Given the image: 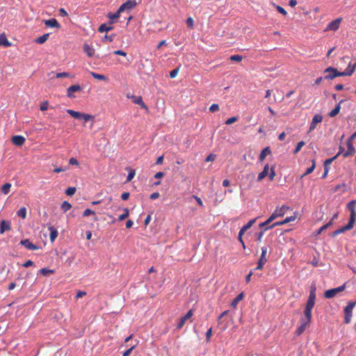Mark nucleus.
I'll return each mask as SVG.
<instances>
[{"mask_svg": "<svg viewBox=\"0 0 356 356\" xmlns=\"http://www.w3.org/2000/svg\"><path fill=\"white\" fill-rule=\"evenodd\" d=\"M316 302V287L312 286L304 311V317L300 319V325L298 327L296 333L300 335L309 325L312 321V310Z\"/></svg>", "mask_w": 356, "mask_h": 356, "instance_id": "obj_1", "label": "nucleus"}, {"mask_svg": "<svg viewBox=\"0 0 356 356\" xmlns=\"http://www.w3.org/2000/svg\"><path fill=\"white\" fill-rule=\"evenodd\" d=\"M324 73L326 74L324 76L325 79L332 80L338 76H351L353 74V70L349 71L338 72V70L332 67H327Z\"/></svg>", "mask_w": 356, "mask_h": 356, "instance_id": "obj_2", "label": "nucleus"}, {"mask_svg": "<svg viewBox=\"0 0 356 356\" xmlns=\"http://www.w3.org/2000/svg\"><path fill=\"white\" fill-rule=\"evenodd\" d=\"M67 113L68 114H70L72 117H73L74 118L83 119L85 122H86L89 120L94 121L95 117H94V115H92L90 114L80 113V112H78V111H74L72 109H67Z\"/></svg>", "mask_w": 356, "mask_h": 356, "instance_id": "obj_3", "label": "nucleus"}, {"mask_svg": "<svg viewBox=\"0 0 356 356\" xmlns=\"http://www.w3.org/2000/svg\"><path fill=\"white\" fill-rule=\"evenodd\" d=\"M356 302H350L344 308V323L349 324L351 321L353 310Z\"/></svg>", "mask_w": 356, "mask_h": 356, "instance_id": "obj_4", "label": "nucleus"}, {"mask_svg": "<svg viewBox=\"0 0 356 356\" xmlns=\"http://www.w3.org/2000/svg\"><path fill=\"white\" fill-rule=\"evenodd\" d=\"M345 289H346V283H344L343 285H341L339 287L328 289L325 292V294H324L325 298H329V299L332 298L334 296H336V295L338 293L343 291L345 290Z\"/></svg>", "mask_w": 356, "mask_h": 356, "instance_id": "obj_5", "label": "nucleus"}, {"mask_svg": "<svg viewBox=\"0 0 356 356\" xmlns=\"http://www.w3.org/2000/svg\"><path fill=\"white\" fill-rule=\"evenodd\" d=\"M289 209V207L285 205H282L281 207H277L271 216L274 219L282 217L286 213Z\"/></svg>", "mask_w": 356, "mask_h": 356, "instance_id": "obj_6", "label": "nucleus"}, {"mask_svg": "<svg viewBox=\"0 0 356 356\" xmlns=\"http://www.w3.org/2000/svg\"><path fill=\"white\" fill-rule=\"evenodd\" d=\"M355 206H356V200H352L349 202L347 204V208L350 211V220H352L353 222H355V216H356V211H355Z\"/></svg>", "mask_w": 356, "mask_h": 356, "instance_id": "obj_7", "label": "nucleus"}, {"mask_svg": "<svg viewBox=\"0 0 356 356\" xmlns=\"http://www.w3.org/2000/svg\"><path fill=\"white\" fill-rule=\"evenodd\" d=\"M137 5L136 1L135 0H129L125 3H122L119 9L120 12H123L126 10H131L136 7Z\"/></svg>", "mask_w": 356, "mask_h": 356, "instance_id": "obj_8", "label": "nucleus"}, {"mask_svg": "<svg viewBox=\"0 0 356 356\" xmlns=\"http://www.w3.org/2000/svg\"><path fill=\"white\" fill-rule=\"evenodd\" d=\"M341 21H342V18L339 17V18H337V19L330 22L327 26V29L332 30V31L338 30Z\"/></svg>", "mask_w": 356, "mask_h": 356, "instance_id": "obj_9", "label": "nucleus"}, {"mask_svg": "<svg viewBox=\"0 0 356 356\" xmlns=\"http://www.w3.org/2000/svg\"><path fill=\"white\" fill-rule=\"evenodd\" d=\"M19 244L24 245L27 250H37L39 249V247L31 242L29 239L22 240Z\"/></svg>", "mask_w": 356, "mask_h": 356, "instance_id": "obj_10", "label": "nucleus"}, {"mask_svg": "<svg viewBox=\"0 0 356 356\" xmlns=\"http://www.w3.org/2000/svg\"><path fill=\"white\" fill-rule=\"evenodd\" d=\"M323 120V117L322 115H319V114H316L315 115L313 118H312V121L310 124V127H309V131H312V130H314L316 127V124L318 123H320Z\"/></svg>", "mask_w": 356, "mask_h": 356, "instance_id": "obj_11", "label": "nucleus"}, {"mask_svg": "<svg viewBox=\"0 0 356 356\" xmlns=\"http://www.w3.org/2000/svg\"><path fill=\"white\" fill-rule=\"evenodd\" d=\"M337 157V155L334 156L332 158L326 159L324 162V173L322 176L323 179H325L329 172L330 165L332 163V161Z\"/></svg>", "mask_w": 356, "mask_h": 356, "instance_id": "obj_12", "label": "nucleus"}, {"mask_svg": "<svg viewBox=\"0 0 356 356\" xmlns=\"http://www.w3.org/2000/svg\"><path fill=\"white\" fill-rule=\"evenodd\" d=\"M25 138L22 136H19V135H16V136H14L12 137L11 138V141L12 143L17 145V146H22L24 145V143H25Z\"/></svg>", "mask_w": 356, "mask_h": 356, "instance_id": "obj_13", "label": "nucleus"}, {"mask_svg": "<svg viewBox=\"0 0 356 356\" xmlns=\"http://www.w3.org/2000/svg\"><path fill=\"white\" fill-rule=\"evenodd\" d=\"M81 90V88L79 85H72L67 88V95L70 98H73L74 97L73 93L76 92H79Z\"/></svg>", "mask_w": 356, "mask_h": 356, "instance_id": "obj_14", "label": "nucleus"}, {"mask_svg": "<svg viewBox=\"0 0 356 356\" xmlns=\"http://www.w3.org/2000/svg\"><path fill=\"white\" fill-rule=\"evenodd\" d=\"M229 311L228 310H226L225 312H223L218 317V325L220 327V329L224 331L227 329V323H225L224 324V321L222 320V318L226 316L227 314H228Z\"/></svg>", "mask_w": 356, "mask_h": 356, "instance_id": "obj_15", "label": "nucleus"}, {"mask_svg": "<svg viewBox=\"0 0 356 356\" xmlns=\"http://www.w3.org/2000/svg\"><path fill=\"white\" fill-rule=\"evenodd\" d=\"M11 229V223L10 221L3 220L0 222V233L2 234L6 231Z\"/></svg>", "mask_w": 356, "mask_h": 356, "instance_id": "obj_16", "label": "nucleus"}, {"mask_svg": "<svg viewBox=\"0 0 356 356\" xmlns=\"http://www.w3.org/2000/svg\"><path fill=\"white\" fill-rule=\"evenodd\" d=\"M44 23L48 27L56 28V29L60 28V24L58 22V21L55 18L45 19V20H44Z\"/></svg>", "mask_w": 356, "mask_h": 356, "instance_id": "obj_17", "label": "nucleus"}, {"mask_svg": "<svg viewBox=\"0 0 356 356\" xmlns=\"http://www.w3.org/2000/svg\"><path fill=\"white\" fill-rule=\"evenodd\" d=\"M355 149L350 140L347 141V151L343 154L344 157L352 156L355 154Z\"/></svg>", "mask_w": 356, "mask_h": 356, "instance_id": "obj_18", "label": "nucleus"}, {"mask_svg": "<svg viewBox=\"0 0 356 356\" xmlns=\"http://www.w3.org/2000/svg\"><path fill=\"white\" fill-rule=\"evenodd\" d=\"M131 98L134 104L140 105L143 108L148 109L141 96H132Z\"/></svg>", "mask_w": 356, "mask_h": 356, "instance_id": "obj_19", "label": "nucleus"}, {"mask_svg": "<svg viewBox=\"0 0 356 356\" xmlns=\"http://www.w3.org/2000/svg\"><path fill=\"white\" fill-rule=\"evenodd\" d=\"M48 229L50 231V234H49L50 241L51 243H53V242H54V241L56 240V238H57V236L58 235V231L51 225L49 226Z\"/></svg>", "mask_w": 356, "mask_h": 356, "instance_id": "obj_20", "label": "nucleus"}, {"mask_svg": "<svg viewBox=\"0 0 356 356\" xmlns=\"http://www.w3.org/2000/svg\"><path fill=\"white\" fill-rule=\"evenodd\" d=\"M269 165L266 164L263 170L258 175L257 181H261L264 177L268 175Z\"/></svg>", "mask_w": 356, "mask_h": 356, "instance_id": "obj_21", "label": "nucleus"}, {"mask_svg": "<svg viewBox=\"0 0 356 356\" xmlns=\"http://www.w3.org/2000/svg\"><path fill=\"white\" fill-rule=\"evenodd\" d=\"M343 102V99H341L334 107V109H332L330 113H329V116L331 117V118H334L337 115H338L340 112V109H341V103Z\"/></svg>", "mask_w": 356, "mask_h": 356, "instance_id": "obj_22", "label": "nucleus"}, {"mask_svg": "<svg viewBox=\"0 0 356 356\" xmlns=\"http://www.w3.org/2000/svg\"><path fill=\"white\" fill-rule=\"evenodd\" d=\"M83 51L87 54V56L90 58L92 57L95 54V49L90 47L88 44H84L83 45Z\"/></svg>", "mask_w": 356, "mask_h": 356, "instance_id": "obj_23", "label": "nucleus"}, {"mask_svg": "<svg viewBox=\"0 0 356 356\" xmlns=\"http://www.w3.org/2000/svg\"><path fill=\"white\" fill-rule=\"evenodd\" d=\"M121 13L122 12H120V9L119 8L117 10V12L115 13H109L108 14L107 17L111 20L110 24H113L115 20H117L120 17V15Z\"/></svg>", "mask_w": 356, "mask_h": 356, "instance_id": "obj_24", "label": "nucleus"}, {"mask_svg": "<svg viewBox=\"0 0 356 356\" xmlns=\"http://www.w3.org/2000/svg\"><path fill=\"white\" fill-rule=\"evenodd\" d=\"M0 46L8 47L11 46V43L8 41L6 36L4 34L0 35Z\"/></svg>", "mask_w": 356, "mask_h": 356, "instance_id": "obj_25", "label": "nucleus"}, {"mask_svg": "<svg viewBox=\"0 0 356 356\" xmlns=\"http://www.w3.org/2000/svg\"><path fill=\"white\" fill-rule=\"evenodd\" d=\"M270 152L271 151L269 147H266V148H264L259 154V161H263L265 159L266 156L270 154Z\"/></svg>", "mask_w": 356, "mask_h": 356, "instance_id": "obj_26", "label": "nucleus"}, {"mask_svg": "<svg viewBox=\"0 0 356 356\" xmlns=\"http://www.w3.org/2000/svg\"><path fill=\"white\" fill-rule=\"evenodd\" d=\"M354 223H355L354 222L349 220V221L346 225L341 227V228L339 229L340 233L342 234V233L345 232L346 231L351 229L353 227Z\"/></svg>", "mask_w": 356, "mask_h": 356, "instance_id": "obj_27", "label": "nucleus"}, {"mask_svg": "<svg viewBox=\"0 0 356 356\" xmlns=\"http://www.w3.org/2000/svg\"><path fill=\"white\" fill-rule=\"evenodd\" d=\"M267 247L263 246L261 248V254L260 256V258L259 261L266 263L268 261V259L266 258V254H267Z\"/></svg>", "mask_w": 356, "mask_h": 356, "instance_id": "obj_28", "label": "nucleus"}, {"mask_svg": "<svg viewBox=\"0 0 356 356\" xmlns=\"http://www.w3.org/2000/svg\"><path fill=\"white\" fill-rule=\"evenodd\" d=\"M244 297L243 293H239L231 302V305L233 307H236L238 302L243 300Z\"/></svg>", "mask_w": 356, "mask_h": 356, "instance_id": "obj_29", "label": "nucleus"}, {"mask_svg": "<svg viewBox=\"0 0 356 356\" xmlns=\"http://www.w3.org/2000/svg\"><path fill=\"white\" fill-rule=\"evenodd\" d=\"M113 26H108L106 24H101L98 28V31L100 33L107 32L113 29Z\"/></svg>", "mask_w": 356, "mask_h": 356, "instance_id": "obj_30", "label": "nucleus"}, {"mask_svg": "<svg viewBox=\"0 0 356 356\" xmlns=\"http://www.w3.org/2000/svg\"><path fill=\"white\" fill-rule=\"evenodd\" d=\"M49 33L43 34L42 35H41L35 39V42H37L38 44H43L47 40V39L49 38Z\"/></svg>", "mask_w": 356, "mask_h": 356, "instance_id": "obj_31", "label": "nucleus"}, {"mask_svg": "<svg viewBox=\"0 0 356 356\" xmlns=\"http://www.w3.org/2000/svg\"><path fill=\"white\" fill-rule=\"evenodd\" d=\"M10 188H11V184L10 183H6L1 186V191L4 195H7L9 193V192L10 191Z\"/></svg>", "mask_w": 356, "mask_h": 356, "instance_id": "obj_32", "label": "nucleus"}, {"mask_svg": "<svg viewBox=\"0 0 356 356\" xmlns=\"http://www.w3.org/2000/svg\"><path fill=\"white\" fill-rule=\"evenodd\" d=\"M90 74L93 78L98 79V80L107 81V79H108L107 77L104 74H97V73H95L93 72H91Z\"/></svg>", "mask_w": 356, "mask_h": 356, "instance_id": "obj_33", "label": "nucleus"}, {"mask_svg": "<svg viewBox=\"0 0 356 356\" xmlns=\"http://www.w3.org/2000/svg\"><path fill=\"white\" fill-rule=\"evenodd\" d=\"M126 170H129V174L127 177V181L129 182V181H131L133 179V178L134 177L135 170L130 168H127Z\"/></svg>", "mask_w": 356, "mask_h": 356, "instance_id": "obj_34", "label": "nucleus"}, {"mask_svg": "<svg viewBox=\"0 0 356 356\" xmlns=\"http://www.w3.org/2000/svg\"><path fill=\"white\" fill-rule=\"evenodd\" d=\"M17 215L19 216V217H21L22 219H25L26 217V207H22L20 208L17 212Z\"/></svg>", "mask_w": 356, "mask_h": 356, "instance_id": "obj_35", "label": "nucleus"}, {"mask_svg": "<svg viewBox=\"0 0 356 356\" xmlns=\"http://www.w3.org/2000/svg\"><path fill=\"white\" fill-rule=\"evenodd\" d=\"M256 220H257V218L250 220L246 225H245L244 226L242 227L241 229L245 232L248 229H249L253 225V224L255 222Z\"/></svg>", "mask_w": 356, "mask_h": 356, "instance_id": "obj_36", "label": "nucleus"}, {"mask_svg": "<svg viewBox=\"0 0 356 356\" xmlns=\"http://www.w3.org/2000/svg\"><path fill=\"white\" fill-rule=\"evenodd\" d=\"M315 168H316V162H315V160H313L312 166L307 169L305 172L302 175V177L312 173L314 170Z\"/></svg>", "mask_w": 356, "mask_h": 356, "instance_id": "obj_37", "label": "nucleus"}, {"mask_svg": "<svg viewBox=\"0 0 356 356\" xmlns=\"http://www.w3.org/2000/svg\"><path fill=\"white\" fill-rule=\"evenodd\" d=\"M123 211H124V213L120 215L119 217H118V220L120 221L124 220L129 215V209L127 208L123 209Z\"/></svg>", "mask_w": 356, "mask_h": 356, "instance_id": "obj_38", "label": "nucleus"}, {"mask_svg": "<svg viewBox=\"0 0 356 356\" xmlns=\"http://www.w3.org/2000/svg\"><path fill=\"white\" fill-rule=\"evenodd\" d=\"M60 208L63 209V211L64 212H66V211H69L72 208V205L68 202L64 201L62 203V204L60 206Z\"/></svg>", "mask_w": 356, "mask_h": 356, "instance_id": "obj_39", "label": "nucleus"}, {"mask_svg": "<svg viewBox=\"0 0 356 356\" xmlns=\"http://www.w3.org/2000/svg\"><path fill=\"white\" fill-rule=\"evenodd\" d=\"M40 273L44 275V276H47V275H49L50 274H53L54 273V270H51V269H49V268H42L40 270Z\"/></svg>", "mask_w": 356, "mask_h": 356, "instance_id": "obj_40", "label": "nucleus"}, {"mask_svg": "<svg viewBox=\"0 0 356 356\" xmlns=\"http://www.w3.org/2000/svg\"><path fill=\"white\" fill-rule=\"evenodd\" d=\"M305 142L302 140L298 142L296 145L295 149L293 150V153L297 154L298 152H299L300 151V149H302V147L305 145Z\"/></svg>", "mask_w": 356, "mask_h": 356, "instance_id": "obj_41", "label": "nucleus"}, {"mask_svg": "<svg viewBox=\"0 0 356 356\" xmlns=\"http://www.w3.org/2000/svg\"><path fill=\"white\" fill-rule=\"evenodd\" d=\"M332 225V220H330L327 223L325 224L322 227H320V229L318 230L317 234H320L323 231L327 229L330 226Z\"/></svg>", "mask_w": 356, "mask_h": 356, "instance_id": "obj_42", "label": "nucleus"}, {"mask_svg": "<svg viewBox=\"0 0 356 356\" xmlns=\"http://www.w3.org/2000/svg\"><path fill=\"white\" fill-rule=\"evenodd\" d=\"M186 319L183 316L180 318L178 324L177 325V329L180 330L183 327V326L185 325L186 322Z\"/></svg>", "mask_w": 356, "mask_h": 356, "instance_id": "obj_43", "label": "nucleus"}, {"mask_svg": "<svg viewBox=\"0 0 356 356\" xmlns=\"http://www.w3.org/2000/svg\"><path fill=\"white\" fill-rule=\"evenodd\" d=\"M229 59L232 61L240 62L242 60L243 57L240 55L236 54L230 56Z\"/></svg>", "mask_w": 356, "mask_h": 356, "instance_id": "obj_44", "label": "nucleus"}, {"mask_svg": "<svg viewBox=\"0 0 356 356\" xmlns=\"http://www.w3.org/2000/svg\"><path fill=\"white\" fill-rule=\"evenodd\" d=\"M76 192V188L75 187H69L66 191H65V194L67 195H70V196H72Z\"/></svg>", "mask_w": 356, "mask_h": 356, "instance_id": "obj_45", "label": "nucleus"}, {"mask_svg": "<svg viewBox=\"0 0 356 356\" xmlns=\"http://www.w3.org/2000/svg\"><path fill=\"white\" fill-rule=\"evenodd\" d=\"M273 220H275V219L272 217V216H270L265 222L260 223L259 227H265V226L268 225L270 222H271Z\"/></svg>", "mask_w": 356, "mask_h": 356, "instance_id": "obj_46", "label": "nucleus"}, {"mask_svg": "<svg viewBox=\"0 0 356 356\" xmlns=\"http://www.w3.org/2000/svg\"><path fill=\"white\" fill-rule=\"evenodd\" d=\"M268 178L270 181H273L275 177V169H274V167H272L270 168V172H268Z\"/></svg>", "mask_w": 356, "mask_h": 356, "instance_id": "obj_47", "label": "nucleus"}, {"mask_svg": "<svg viewBox=\"0 0 356 356\" xmlns=\"http://www.w3.org/2000/svg\"><path fill=\"white\" fill-rule=\"evenodd\" d=\"M92 215H95V211H92V210H91V209H86L83 211V216L84 217H87V216H90V215H92Z\"/></svg>", "mask_w": 356, "mask_h": 356, "instance_id": "obj_48", "label": "nucleus"}, {"mask_svg": "<svg viewBox=\"0 0 356 356\" xmlns=\"http://www.w3.org/2000/svg\"><path fill=\"white\" fill-rule=\"evenodd\" d=\"M285 223L284 222V220H282V221H277V222H274L272 225H270L269 227H266L265 229V230H267L268 229H270V228H273L276 226H281L282 225H284Z\"/></svg>", "mask_w": 356, "mask_h": 356, "instance_id": "obj_49", "label": "nucleus"}, {"mask_svg": "<svg viewBox=\"0 0 356 356\" xmlns=\"http://www.w3.org/2000/svg\"><path fill=\"white\" fill-rule=\"evenodd\" d=\"M49 107V103L47 102H43L40 104V108L41 111H47Z\"/></svg>", "mask_w": 356, "mask_h": 356, "instance_id": "obj_50", "label": "nucleus"}, {"mask_svg": "<svg viewBox=\"0 0 356 356\" xmlns=\"http://www.w3.org/2000/svg\"><path fill=\"white\" fill-rule=\"evenodd\" d=\"M216 159V154H210L206 157L205 161L206 162L213 161Z\"/></svg>", "mask_w": 356, "mask_h": 356, "instance_id": "obj_51", "label": "nucleus"}, {"mask_svg": "<svg viewBox=\"0 0 356 356\" xmlns=\"http://www.w3.org/2000/svg\"><path fill=\"white\" fill-rule=\"evenodd\" d=\"M238 120L237 117H232V118H228L226 121H225V124L227 125H229V124H231L235 122H236Z\"/></svg>", "mask_w": 356, "mask_h": 356, "instance_id": "obj_52", "label": "nucleus"}, {"mask_svg": "<svg viewBox=\"0 0 356 356\" xmlns=\"http://www.w3.org/2000/svg\"><path fill=\"white\" fill-rule=\"evenodd\" d=\"M136 347V345H133L131 346V348H129V349H127L122 355V356H129L132 350L135 348Z\"/></svg>", "mask_w": 356, "mask_h": 356, "instance_id": "obj_53", "label": "nucleus"}, {"mask_svg": "<svg viewBox=\"0 0 356 356\" xmlns=\"http://www.w3.org/2000/svg\"><path fill=\"white\" fill-rule=\"evenodd\" d=\"M218 110H219V106H218V104H213L210 106V108H209V111H210L211 112H212V113L216 112V111H218Z\"/></svg>", "mask_w": 356, "mask_h": 356, "instance_id": "obj_54", "label": "nucleus"}, {"mask_svg": "<svg viewBox=\"0 0 356 356\" xmlns=\"http://www.w3.org/2000/svg\"><path fill=\"white\" fill-rule=\"evenodd\" d=\"M179 72V68H175L170 72V77L173 79L177 76Z\"/></svg>", "mask_w": 356, "mask_h": 356, "instance_id": "obj_55", "label": "nucleus"}, {"mask_svg": "<svg viewBox=\"0 0 356 356\" xmlns=\"http://www.w3.org/2000/svg\"><path fill=\"white\" fill-rule=\"evenodd\" d=\"M275 8H276L277 10L280 13H281V14H282L284 15H286L287 14V12L282 6H275Z\"/></svg>", "mask_w": 356, "mask_h": 356, "instance_id": "obj_56", "label": "nucleus"}, {"mask_svg": "<svg viewBox=\"0 0 356 356\" xmlns=\"http://www.w3.org/2000/svg\"><path fill=\"white\" fill-rule=\"evenodd\" d=\"M355 69H356V62L353 65H351V63H349L348 65V67L346 69L345 71H349L350 70H353V74L354 72L355 71Z\"/></svg>", "mask_w": 356, "mask_h": 356, "instance_id": "obj_57", "label": "nucleus"}, {"mask_svg": "<svg viewBox=\"0 0 356 356\" xmlns=\"http://www.w3.org/2000/svg\"><path fill=\"white\" fill-rule=\"evenodd\" d=\"M296 219V216H289V217H286L283 220H284V222L285 224H286V223L290 222L291 221H294Z\"/></svg>", "mask_w": 356, "mask_h": 356, "instance_id": "obj_58", "label": "nucleus"}, {"mask_svg": "<svg viewBox=\"0 0 356 356\" xmlns=\"http://www.w3.org/2000/svg\"><path fill=\"white\" fill-rule=\"evenodd\" d=\"M69 76H70L67 72H59L56 74V78H64V77H69Z\"/></svg>", "mask_w": 356, "mask_h": 356, "instance_id": "obj_59", "label": "nucleus"}, {"mask_svg": "<svg viewBox=\"0 0 356 356\" xmlns=\"http://www.w3.org/2000/svg\"><path fill=\"white\" fill-rule=\"evenodd\" d=\"M186 24L187 25L191 28V29H193V25H194V21H193V19L192 17H188L186 20Z\"/></svg>", "mask_w": 356, "mask_h": 356, "instance_id": "obj_60", "label": "nucleus"}, {"mask_svg": "<svg viewBox=\"0 0 356 356\" xmlns=\"http://www.w3.org/2000/svg\"><path fill=\"white\" fill-rule=\"evenodd\" d=\"M69 164H70V165H77V166H79V165L78 160L74 158V157H72V158L70 159Z\"/></svg>", "mask_w": 356, "mask_h": 356, "instance_id": "obj_61", "label": "nucleus"}, {"mask_svg": "<svg viewBox=\"0 0 356 356\" xmlns=\"http://www.w3.org/2000/svg\"><path fill=\"white\" fill-rule=\"evenodd\" d=\"M211 335H212V328L210 327L206 332V339L207 341H210V339L211 337Z\"/></svg>", "mask_w": 356, "mask_h": 356, "instance_id": "obj_62", "label": "nucleus"}, {"mask_svg": "<svg viewBox=\"0 0 356 356\" xmlns=\"http://www.w3.org/2000/svg\"><path fill=\"white\" fill-rule=\"evenodd\" d=\"M266 263L258 261L257 267L254 268V270H261Z\"/></svg>", "mask_w": 356, "mask_h": 356, "instance_id": "obj_63", "label": "nucleus"}, {"mask_svg": "<svg viewBox=\"0 0 356 356\" xmlns=\"http://www.w3.org/2000/svg\"><path fill=\"white\" fill-rule=\"evenodd\" d=\"M58 11H59L60 15L62 16V17H66V16L68 15L67 11L64 8H60L58 10Z\"/></svg>", "mask_w": 356, "mask_h": 356, "instance_id": "obj_64", "label": "nucleus"}]
</instances>
